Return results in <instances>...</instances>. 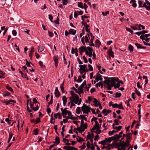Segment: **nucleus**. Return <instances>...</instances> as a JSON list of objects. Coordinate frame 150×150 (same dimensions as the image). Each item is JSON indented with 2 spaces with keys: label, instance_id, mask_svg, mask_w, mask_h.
I'll return each instance as SVG.
<instances>
[{
  "label": "nucleus",
  "instance_id": "1",
  "mask_svg": "<svg viewBox=\"0 0 150 150\" xmlns=\"http://www.w3.org/2000/svg\"><path fill=\"white\" fill-rule=\"evenodd\" d=\"M112 106L113 108H117L123 110H124V107L122 106V102L119 105L117 103L113 104L112 105Z\"/></svg>",
  "mask_w": 150,
  "mask_h": 150
},
{
  "label": "nucleus",
  "instance_id": "2",
  "mask_svg": "<svg viewBox=\"0 0 150 150\" xmlns=\"http://www.w3.org/2000/svg\"><path fill=\"white\" fill-rule=\"evenodd\" d=\"M90 35L91 36V43L89 44V45L91 46H93V47H94L95 46V45L93 43V40L94 39L95 37L93 35L92 33H90Z\"/></svg>",
  "mask_w": 150,
  "mask_h": 150
},
{
  "label": "nucleus",
  "instance_id": "3",
  "mask_svg": "<svg viewBox=\"0 0 150 150\" xmlns=\"http://www.w3.org/2000/svg\"><path fill=\"white\" fill-rule=\"evenodd\" d=\"M145 38L144 35H141L140 36V38L143 40V42L144 45H147L150 47V44L146 43L144 41L145 39Z\"/></svg>",
  "mask_w": 150,
  "mask_h": 150
},
{
  "label": "nucleus",
  "instance_id": "4",
  "mask_svg": "<svg viewBox=\"0 0 150 150\" xmlns=\"http://www.w3.org/2000/svg\"><path fill=\"white\" fill-rule=\"evenodd\" d=\"M112 112V110H107L106 109H104L102 112V113L104 114L105 116H106L108 114Z\"/></svg>",
  "mask_w": 150,
  "mask_h": 150
},
{
  "label": "nucleus",
  "instance_id": "5",
  "mask_svg": "<svg viewBox=\"0 0 150 150\" xmlns=\"http://www.w3.org/2000/svg\"><path fill=\"white\" fill-rule=\"evenodd\" d=\"M117 78L113 77H110V83L115 85L116 83V81H117V80L116 79Z\"/></svg>",
  "mask_w": 150,
  "mask_h": 150
},
{
  "label": "nucleus",
  "instance_id": "6",
  "mask_svg": "<svg viewBox=\"0 0 150 150\" xmlns=\"http://www.w3.org/2000/svg\"><path fill=\"white\" fill-rule=\"evenodd\" d=\"M54 65L57 67L58 65V57L57 55L54 56Z\"/></svg>",
  "mask_w": 150,
  "mask_h": 150
},
{
  "label": "nucleus",
  "instance_id": "7",
  "mask_svg": "<svg viewBox=\"0 0 150 150\" xmlns=\"http://www.w3.org/2000/svg\"><path fill=\"white\" fill-rule=\"evenodd\" d=\"M108 53L109 56H111L112 57H114V53L112 50L111 48L108 50Z\"/></svg>",
  "mask_w": 150,
  "mask_h": 150
},
{
  "label": "nucleus",
  "instance_id": "8",
  "mask_svg": "<svg viewBox=\"0 0 150 150\" xmlns=\"http://www.w3.org/2000/svg\"><path fill=\"white\" fill-rule=\"evenodd\" d=\"M54 94L55 96L57 98L59 97V93L57 87H56L55 89Z\"/></svg>",
  "mask_w": 150,
  "mask_h": 150
},
{
  "label": "nucleus",
  "instance_id": "9",
  "mask_svg": "<svg viewBox=\"0 0 150 150\" xmlns=\"http://www.w3.org/2000/svg\"><path fill=\"white\" fill-rule=\"evenodd\" d=\"M112 137L113 141L115 142H117L119 140L118 134H116Z\"/></svg>",
  "mask_w": 150,
  "mask_h": 150
},
{
  "label": "nucleus",
  "instance_id": "10",
  "mask_svg": "<svg viewBox=\"0 0 150 150\" xmlns=\"http://www.w3.org/2000/svg\"><path fill=\"white\" fill-rule=\"evenodd\" d=\"M31 100H30V105L32 108V109L33 110L35 111H36L38 110V105H37L35 108H33V106L34 105V104L30 102Z\"/></svg>",
  "mask_w": 150,
  "mask_h": 150
},
{
  "label": "nucleus",
  "instance_id": "11",
  "mask_svg": "<svg viewBox=\"0 0 150 150\" xmlns=\"http://www.w3.org/2000/svg\"><path fill=\"white\" fill-rule=\"evenodd\" d=\"M94 101L93 102L94 103V105L96 107H98V105H99V102H100L98 101L95 98H94Z\"/></svg>",
  "mask_w": 150,
  "mask_h": 150
},
{
  "label": "nucleus",
  "instance_id": "12",
  "mask_svg": "<svg viewBox=\"0 0 150 150\" xmlns=\"http://www.w3.org/2000/svg\"><path fill=\"white\" fill-rule=\"evenodd\" d=\"M79 51H81V52H83L84 51H86V47L84 46H81L79 48Z\"/></svg>",
  "mask_w": 150,
  "mask_h": 150
},
{
  "label": "nucleus",
  "instance_id": "13",
  "mask_svg": "<svg viewBox=\"0 0 150 150\" xmlns=\"http://www.w3.org/2000/svg\"><path fill=\"white\" fill-rule=\"evenodd\" d=\"M67 98L66 97V96H64L62 97V100L63 101V105L64 106H65L67 102Z\"/></svg>",
  "mask_w": 150,
  "mask_h": 150
},
{
  "label": "nucleus",
  "instance_id": "14",
  "mask_svg": "<svg viewBox=\"0 0 150 150\" xmlns=\"http://www.w3.org/2000/svg\"><path fill=\"white\" fill-rule=\"evenodd\" d=\"M54 140L55 141V142H53V143H56L57 144H59L60 142L59 140V138L58 137L56 136Z\"/></svg>",
  "mask_w": 150,
  "mask_h": 150
},
{
  "label": "nucleus",
  "instance_id": "15",
  "mask_svg": "<svg viewBox=\"0 0 150 150\" xmlns=\"http://www.w3.org/2000/svg\"><path fill=\"white\" fill-rule=\"evenodd\" d=\"M44 47L40 45L38 47V52H41L43 51L44 50Z\"/></svg>",
  "mask_w": 150,
  "mask_h": 150
},
{
  "label": "nucleus",
  "instance_id": "16",
  "mask_svg": "<svg viewBox=\"0 0 150 150\" xmlns=\"http://www.w3.org/2000/svg\"><path fill=\"white\" fill-rule=\"evenodd\" d=\"M76 33V30L73 29H70L69 30V33L70 34L75 35Z\"/></svg>",
  "mask_w": 150,
  "mask_h": 150
},
{
  "label": "nucleus",
  "instance_id": "17",
  "mask_svg": "<svg viewBox=\"0 0 150 150\" xmlns=\"http://www.w3.org/2000/svg\"><path fill=\"white\" fill-rule=\"evenodd\" d=\"M61 109V110L62 111V114L63 115V118L66 117V116L67 115V112L63 111V108H62Z\"/></svg>",
  "mask_w": 150,
  "mask_h": 150
},
{
  "label": "nucleus",
  "instance_id": "18",
  "mask_svg": "<svg viewBox=\"0 0 150 150\" xmlns=\"http://www.w3.org/2000/svg\"><path fill=\"white\" fill-rule=\"evenodd\" d=\"M6 88L8 91H9L12 93H13V89L11 87H10L8 84H6L5 86Z\"/></svg>",
  "mask_w": 150,
  "mask_h": 150
},
{
  "label": "nucleus",
  "instance_id": "19",
  "mask_svg": "<svg viewBox=\"0 0 150 150\" xmlns=\"http://www.w3.org/2000/svg\"><path fill=\"white\" fill-rule=\"evenodd\" d=\"M85 86V88H87V85L86 84V81L85 80L82 83V84L80 86V87L83 88L84 86Z\"/></svg>",
  "mask_w": 150,
  "mask_h": 150
},
{
  "label": "nucleus",
  "instance_id": "20",
  "mask_svg": "<svg viewBox=\"0 0 150 150\" xmlns=\"http://www.w3.org/2000/svg\"><path fill=\"white\" fill-rule=\"evenodd\" d=\"M128 49L130 52H133L134 47L131 45H129L128 47Z\"/></svg>",
  "mask_w": 150,
  "mask_h": 150
},
{
  "label": "nucleus",
  "instance_id": "21",
  "mask_svg": "<svg viewBox=\"0 0 150 150\" xmlns=\"http://www.w3.org/2000/svg\"><path fill=\"white\" fill-rule=\"evenodd\" d=\"M105 140L108 142L110 143L111 142L112 140H113L112 137H111L108 138H105Z\"/></svg>",
  "mask_w": 150,
  "mask_h": 150
},
{
  "label": "nucleus",
  "instance_id": "22",
  "mask_svg": "<svg viewBox=\"0 0 150 150\" xmlns=\"http://www.w3.org/2000/svg\"><path fill=\"white\" fill-rule=\"evenodd\" d=\"M88 108V106L86 105L85 103H84L83 104V106L81 107V110L83 108V110L85 111H86V110H87V108Z\"/></svg>",
  "mask_w": 150,
  "mask_h": 150
},
{
  "label": "nucleus",
  "instance_id": "23",
  "mask_svg": "<svg viewBox=\"0 0 150 150\" xmlns=\"http://www.w3.org/2000/svg\"><path fill=\"white\" fill-rule=\"evenodd\" d=\"M123 144L121 145V148L123 149H126L125 147L126 146L127 143H125L124 141L122 142Z\"/></svg>",
  "mask_w": 150,
  "mask_h": 150
},
{
  "label": "nucleus",
  "instance_id": "24",
  "mask_svg": "<svg viewBox=\"0 0 150 150\" xmlns=\"http://www.w3.org/2000/svg\"><path fill=\"white\" fill-rule=\"evenodd\" d=\"M74 97H73V96L70 97L69 98V99L71 100L70 102L71 103L74 102L75 104H77V102L75 100H74Z\"/></svg>",
  "mask_w": 150,
  "mask_h": 150
},
{
  "label": "nucleus",
  "instance_id": "25",
  "mask_svg": "<svg viewBox=\"0 0 150 150\" xmlns=\"http://www.w3.org/2000/svg\"><path fill=\"white\" fill-rule=\"evenodd\" d=\"M110 78H109V79L105 80L103 82L104 83L107 85L110 83Z\"/></svg>",
  "mask_w": 150,
  "mask_h": 150
},
{
  "label": "nucleus",
  "instance_id": "26",
  "mask_svg": "<svg viewBox=\"0 0 150 150\" xmlns=\"http://www.w3.org/2000/svg\"><path fill=\"white\" fill-rule=\"evenodd\" d=\"M85 25H86L85 26V30L86 32L88 33H89L90 32V29H88L89 27V25H88L86 23H85Z\"/></svg>",
  "mask_w": 150,
  "mask_h": 150
},
{
  "label": "nucleus",
  "instance_id": "27",
  "mask_svg": "<svg viewBox=\"0 0 150 150\" xmlns=\"http://www.w3.org/2000/svg\"><path fill=\"white\" fill-rule=\"evenodd\" d=\"M78 7L82 9L83 8V3L80 2H79L78 3Z\"/></svg>",
  "mask_w": 150,
  "mask_h": 150
},
{
  "label": "nucleus",
  "instance_id": "28",
  "mask_svg": "<svg viewBox=\"0 0 150 150\" xmlns=\"http://www.w3.org/2000/svg\"><path fill=\"white\" fill-rule=\"evenodd\" d=\"M117 132V131L114 130H113L112 131H109L108 132V134L109 136H112L114 133Z\"/></svg>",
  "mask_w": 150,
  "mask_h": 150
},
{
  "label": "nucleus",
  "instance_id": "29",
  "mask_svg": "<svg viewBox=\"0 0 150 150\" xmlns=\"http://www.w3.org/2000/svg\"><path fill=\"white\" fill-rule=\"evenodd\" d=\"M76 112L78 114H79L81 113V109L80 107H78L76 110Z\"/></svg>",
  "mask_w": 150,
  "mask_h": 150
},
{
  "label": "nucleus",
  "instance_id": "30",
  "mask_svg": "<svg viewBox=\"0 0 150 150\" xmlns=\"http://www.w3.org/2000/svg\"><path fill=\"white\" fill-rule=\"evenodd\" d=\"M115 96H114V95H113V96L115 98H117V97H120L121 96V93H118V92L116 93L115 94Z\"/></svg>",
  "mask_w": 150,
  "mask_h": 150
},
{
  "label": "nucleus",
  "instance_id": "31",
  "mask_svg": "<svg viewBox=\"0 0 150 150\" xmlns=\"http://www.w3.org/2000/svg\"><path fill=\"white\" fill-rule=\"evenodd\" d=\"M78 137L79 138V139H77V141L78 142L81 143L84 141V140L83 139L81 138L79 136H78Z\"/></svg>",
  "mask_w": 150,
  "mask_h": 150
},
{
  "label": "nucleus",
  "instance_id": "32",
  "mask_svg": "<svg viewBox=\"0 0 150 150\" xmlns=\"http://www.w3.org/2000/svg\"><path fill=\"white\" fill-rule=\"evenodd\" d=\"M88 71V69H82L81 71H79V73L81 74H82L83 73H86Z\"/></svg>",
  "mask_w": 150,
  "mask_h": 150
},
{
  "label": "nucleus",
  "instance_id": "33",
  "mask_svg": "<svg viewBox=\"0 0 150 150\" xmlns=\"http://www.w3.org/2000/svg\"><path fill=\"white\" fill-rule=\"evenodd\" d=\"M9 133V137L8 140L7 142L8 143H9L10 142V140L11 139V138L12 137V136L13 135V134H11Z\"/></svg>",
  "mask_w": 150,
  "mask_h": 150
},
{
  "label": "nucleus",
  "instance_id": "34",
  "mask_svg": "<svg viewBox=\"0 0 150 150\" xmlns=\"http://www.w3.org/2000/svg\"><path fill=\"white\" fill-rule=\"evenodd\" d=\"M135 44L138 49H141L142 46L140 44L136 43Z\"/></svg>",
  "mask_w": 150,
  "mask_h": 150
},
{
  "label": "nucleus",
  "instance_id": "35",
  "mask_svg": "<svg viewBox=\"0 0 150 150\" xmlns=\"http://www.w3.org/2000/svg\"><path fill=\"white\" fill-rule=\"evenodd\" d=\"M39 65L42 68H45V66L43 64V62L41 61H40L39 62Z\"/></svg>",
  "mask_w": 150,
  "mask_h": 150
},
{
  "label": "nucleus",
  "instance_id": "36",
  "mask_svg": "<svg viewBox=\"0 0 150 150\" xmlns=\"http://www.w3.org/2000/svg\"><path fill=\"white\" fill-rule=\"evenodd\" d=\"M80 117L81 118V119H83L85 121H87V119L85 117L84 115H80Z\"/></svg>",
  "mask_w": 150,
  "mask_h": 150
},
{
  "label": "nucleus",
  "instance_id": "37",
  "mask_svg": "<svg viewBox=\"0 0 150 150\" xmlns=\"http://www.w3.org/2000/svg\"><path fill=\"white\" fill-rule=\"evenodd\" d=\"M146 2L148 5L149 6H148L147 8V10H150V2L147 0L146 1Z\"/></svg>",
  "mask_w": 150,
  "mask_h": 150
},
{
  "label": "nucleus",
  "instance_id": "38",
  "mask_svg": "<svg viewBox=\"0 0 150 150\" xmlns=\"http://www.w3.org/2000/svg\"><path fill=\"white\" fill-rule=\"evenodd\" d=\"M95 43L96 45L98 46H100L101 44L100 41L98 39L96 40L95 42Z\"/></svg>",
  "mask_w": 150,
  "mask_h": 150
},
{
  "label": "nucleus",
  "instance_id": "39",
  "mask_svg": "<svg viewBox=\"0 0 150 150\" xmlns=\"http://www.w3.org/2000/svg\"><path fill=\"white\" fill-rule=\"evenodd\" d=\"M83 81V80L81 79V76H78V79L77 80V82L78 83H80L81 82Z\"/></svg>",
  "mask_w": 150,
  "mask_h": 150
},
{
  "label": "nucleus",
  "instance_id": "40",
  "mask_svg": "<svg viewBox=\"0 0 150 150\" xmlns=\"http://www.w3.org/2000/svg\"><path fill=\"white\" fill-rule=\"evenodd\" d=\"M79 97L78 96V95L76 94L75 95V97H74V100H76V101H76L77 102H78V101H79Z\"/></svg>",
  "mask_w": 150,
  "mask_h": 150
},
{
  "label": "nucleus",
  "instance_id": "41",
  "mask_svg": "<svg viewBox=\"0 0 150 150\" xmlns=\"http://www.w3.org/2000/svg\"><path fill=\"white\" fill-rule=\"evenodd\" d=\"M84 33H85L84 27L82 29V31L81 32V33L80 34V35H79L80 37V38L83 35H84Z\"/></svg>",
  "mask_w": 150,
  "mask_h": 150
},
{
  "label": "nucleus",
  "instance_id": "42",
  "mask_svg": "<svg viewBox=\"0 0 150 150\" xmlns=\"http://www.w3.org/2000/svg\"><path fill=\"white\" fill-rule=\"evenodd\" d=\"M78 90L79 91V92L81 93H83V88L80 87V86L78 88Z\"/></svg>",
  "mask_w": 150,
  "mask_h": 150
},
{
  "label": "nucleus",
  "instance_id": "43",
  "mask_svg": "<svg viewBox=\"0 0 150 150\" xmlns=\"http://www.w3.org/2000/svg\"><path fill=\"white\" fill-rule=\"evenodd\" d=\"M87 49L89 51V53H91L93 51V49L92 47H86V50Z\"/></svg>",
  "mask_w": 150,
  "mask_h": 150
},
{
  "label": "nucleus",
  "instance_id": "44",
  "mask_svg": "<svg viewBox=\"0 0 150 150\" xmlns=\"http://www.w3.org/2000/svg\"><path fill=\"white\" fill-rule=\"evenodd\" d=\"M86 54L90 57H91L92 55V52L88 53L87 50H86Z\"/></svg>",
  "mask_w": 150,
  "mask_h": 150
},
{
  "label": "nucleus",
  "instance_id": "45",
  "mask_svg": "<svg viewBox=\"0 0 150 150\" xmlns=\"http://www.w3.org/2000/svg\"><path fill=\"white\" fill-rule=\"evenodd\" d=\"M38 134V128L33 130V135H37Z\"/></svg>",
  "mask_w": 150,
  "mask_h": 150
},
{
  "label": "nucleus",
  "instance_id": "46",
  "mask_svg": "<svg viewBox=\"0 0 150 150\" xmlns=\"http://www.w3.org/2000/svg\"><path fill=\"white\" fill-rule=\"evenodd\" d=\"M85 144H86L84 142L83 143V144L81 146H79V148H81V149L83 150L86 147V146H85Z\"/></svg>",
  "mask_w": 150,
  "mask_h": 150
},
{
  "label": "nucleus",
  "instance_id": "47",
  "mask_svg": "<svg viewBox=\"0 0 150 150\" xmlns=\"http://www.w3.org/2000/svg\"><path fill=\"white\" fill-rule=\"evenodd\" d=\"M99 129L100 127H97L96 131L95 132L97 134H100L101 132L102 131L101 130Z\"/></svg>",
  "mask_w": 150,
  "mask_h": 150
},
{
  "label": "nucleus",
  "instance_id": "48",
  "mask_svg": "<svg viewBox=\"0 0 150 150\" xmlns=\"http://www.w3.org/2000/svg\"><path fill=\"white\" fill-rule=\"evenodd\" d=\"M62 4L64 5H66L68 1L67 0H62Z\"/></svg>",
  "mask_w": 150,
  "mask_h": 150
},
{
  "label": "nucleus",
  "instance_id": "49",
  "mask_svg": "<svg viewBox=\"0 0 150 150\" xmlns=\"http://www.w3.org/2000/svg\"><path fill=\"white\" fill-rule=\"evenodd\" d=\"M122 128V126H119L118 127H116L115 129L117 130L116 131H117V132L121 129Z\"/></svg>",
  "mask_w": 150,
  "mask_h": 150
},
{
  "label": "nucleus",
  "instance_id": "50",
  "mask_svg": "<svg viewBox=\"0 0 150 150\" xmlns=\"http://www.w3.org/2000/svg\"><path fill=\"white\" fill-rule=\"evenodd\" d=\"M126 138L128 140H130V142L132 139V137L131 136H128V135H127L126 134Z\"/></svg>",
  "mask_w": 150,
  "mask_h": 150
},
{
  "label": "nucleus",
  "instance_id": "51",
  "mask_svg": "<svg viewBox=\"0 0 150 150\" xmlns=\"http://www.w3.org/2000/svg\"><path fill=\"white\" fill-rule=\"evenodd\" d=\"M126 29L127 31L129 32L132 34L133 33V31L131 29L127 27H126Z\"/></svg>",
  "mask_w": 150,
  "mask_h": 150
},
{
  "label": "nucleus",
  "instance_id": "52",
  "mask_svg": "<svg viewBox=\"0 0 150 150\" xmlns=\"http://www.w3.org/2000/svg\"><path fill=\"white\" fill-rule=\"evenodd\" d=\"M88 67L89 68V69L90 71H93V68L91 65L88 64Z\"/></svg>",
  "mask_w": 150,
  "mask_h": 150
},
{
  "label": "nucleus",
  "instance_id": "53",
  "mask_svg": "<svg viewBox=\"0 0 150 150\" xmlns=\"http://www.w3.org/2000/svg\"><path fill=\"white\" fill-rule=\"evenodd\" d=\"M141 110V108H139V111H138V114L139 116V121H140V119H141V115L140 114Z\"/></svg>",
  "mask_w": 150,
  "mask_h": 150
},
{
  "label": "nucleus",
  "instance_id": "54",
  "mask_svg": "<svg viewBox=\"0 0 150 150\" xmlns=\"http://www.w3.org/2000/svg\"><path fill=\"white\" fill-rule=\"evenodd\" d=\"M10 93L8 91H6V93L3 94V96L4 97L6 96H8L10 95Z\"/></svg>",
  "mask_w": 150,
  "mask_h": 150
},
{
  "label": "nucleus",
  "instance_id": "55",
  "mask_svg": "<svg viewBox=\"0 0 150 150\" xmlns=\"http://www.w3.org/2000/svg\"><path fill=\"white\" fill-rule=\"evenodd\" d=\"M108 145H109V148H110V149H113L114 148V144H108Z\"/></svg>",
  "mask_w": 150,
  "mask_h": 150
},
{
  "label": "nucleus",
  "instance_id": "56",
  "mask_svg": "<svg viewBox=\"0 0 150 150\" xmlns=\"http://www.w3.org/2000/svg\"><path fill=\"white\" fill-rule=\"evenodd\" d=\"M91 144L89 141H88L87 143V145L86 146H87V149H89L91 147L90 146Z\"/></svg>",
  "mask_w": 150,
  "mask_h": 150
},
{
  "label": "nucleus",
  "instance_id": "57",
  "mask_svg": "<svg viewBox=\"0 0 150 150\" xmlns=\"http://www.w3.org/2000/svg\"><path fill=\"white\" fill-rule=\"evenodd\" d=\"M49 16V19L52 22H53L52 21V19H53V17L51 14H49L48 15Z\"/></svg>",
  "mask_w": 150,
  "mask_h": 150
},
{
  "label": "nucleus",
  "instance_id": "58",
  "mask_svg": "<svg viewBox=\"0 0 150 150\" xmlns=\"http://www.w3.org/2000/svg\"><path fill=\"white\" fill-rule=\"evenodd\" d=\"M48 33L49 36L50 37H52L53 36L54 34H53V33L50 32L49 30H48Z\"/></svg>",
  "mask_w": 150,
  "mask_h": 150
},
{
  "label": "nucleus",
  "instance_id": "59",
  "mask_svg": "<svg viewBox=\"0 0 150 150\" xmlns=\"http://www.w3.org/2000/svg\"><path fill=\"white\" fill-rule=\"evenodd\" d=\"M130 140H128L126 139V143H127V145L126 146L127 147H129V143L130 142Z\"/></svg>",
  "mask_w": 150,
  "mask_h": 150
},
{
  "label": "nucleus",
  "instance_id": "60",
  "mask_svg": "<svg viewBox=\"0 0 150 150\" xmlns=\"http://www.w3.org/2000/svg\"><path fill=\"white\" fill-rule=\"evenodd\" d=\"M22 77L23 78H27V79L28 80V78L27 77V75H26V74H24V73H23L21 74Z\"/></svg>",
  "mask_w": 150,
  "mask_h": 150
},
{
  "label": "nucleus",
  "instance_id": "61",
  "mask_svg": "<svg viewBox=\"0 0 150 150\" xmlns=\"http://www.w3.org/2000/svg\"><path fill=\"white\" fill-rule=\"evenodd\" d=\"M54 23L57 24H59V19L58 17L57 18V20L54 21Z\"/></svg>",
  "mask_w": 150,
  "mask_h": 150
},
{
  "label": "nucleus",
  "instance_id": "62",
  "mask_svg": "<svg viewBox=\"0 0 150 150\" xmlns=\"http://www.w3.org/2000/svg\"><path fill=\"white\" fill-rule=\"evenodd\" d=\"M97 129V126L94 125L92 129H91V132H93V130H95Z\"/></svg>",
  "mask_w": 150,
  "mask_h": 150
},
{
  "label": "nucleus",
  "instance_id": "63",
  "mask_svg": "<svg viewBox=\"0 0 150 150\" xmlns=\"http://www.w3.org/2000/svg\"><path fill=\"white\" fill-rule=\"evenodd\" d=\"M85 42L86 43H89L88 38L87 36H85Z\"/></svg>",
  "mask_w": 150,
  "mask_h": 150
},
{
  "label": "nucleus",
  "instance_id": "64",
  "mask_svg": "<svg viewBox=\"0 0 150 150\" xmlns=\"http://www.w3.org/2000/svg\"><path fill=\"white\" fill-rule=\"evenodd\" d=\"M98 139H99V136L98 135H97L95 136V138H94V140L95 141H98Z\"/></svg>",
  "mask_w": 150,
  "mask_h": 150
}]
</instances>
